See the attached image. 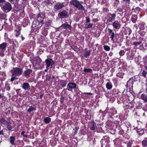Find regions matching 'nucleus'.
<instances>
[{"label":"nucleus","mask_w":147,"mask_h":147,"mask_svg":"<svg viewBox=\"0 0 147 147\" xmlns=\"http://www.w3.org/2000/svg\"><path fill=\"white\" fill-rule=\"evenodd\" d=\"M142 144L143 146L144 147L147 146V139L145 138L142 142Z\"/></svg>","instance_id":"obj_21"},{"label":"nucleus","mask_w":147,"mask_h":147,"mask_svg":"<svg viewBox=\"0 0 147 147\" xmlns=\"http://www.w3.org/2000/svg\"><path fill=\"white\" fill-rule=\"evenodd\" d=\"M40 23L42 24H42H44V22H43V21L42 20L41 21H40Z\"/></svg>","instance_id":"obj_47"},{"label":"nucleus","mask_w":147,"mask_h":147,"mask_svg":"<svg viewBox=\"0 0 147 147\" xmlns=\"http://www.w3.org/2000/svg\"><path fill=\"white\" fill-rule=\"evenodd\" d=\"M7 46V43L4 42L0 45V49H2L3 51L5 50Z\"/></svg>","instance_id":"obj_10"},{"label":"nucleus","mask_w":147,"mask_h":147,"mask_svg":"<svg viewBox=\"0 0 147 147\" xmlns=\"http://www.w3.org/2000/svg\"><path fill=\"white\" fill-rule=\"evenodd\" d=\"M25 131H22L21 132V134L22 135H23V136H24V133H25Z\"/></svg>","instance_id":"obj_45"},{"label":"nucleus","mask_w":147,"mask_h":147,"mask_svg":"<svg viewBox=\"0 0 147 147\" xmlns=\"http://www.w3.org/2000/svg\"><path fill=\"white\" fill-rule=\"evenodd\" d=\"M45 62L46 63L47 67H48L50 66H52L55 63L54 61L51 58L46 59Z\"/></svg>","instance_id":"obj_6"},{"label":"nucleus","mask_w":147,"mask_h":147,"mask_svg":"<svg viewBox=\"0 0 147 147\" xmlns=\"http://www.w3.org/2000/svg\"><path fill=\"white\" fill-rule=\"evenodd\" d=\"M51 119L49 117H45L44 119V121L46 123H49L51 121Z\"/></svg>","instance_id":"obj_17"},{"label":"nucleus","mask_w":147,"mask_h":147,"mask_svg":"<svg viewBox=\"0 0 147 147\" xmlns=\"http://www.w3.org/2000/svg\"><path fill=\"white\" fill-rule=\"evenodd\" d=\"M140 131H141V133H140L141 134H143L144 133V131L143 130H140Z\"/></svg>","instance_id":"obj_43"},{"label":"nucleus","mask_w":147,"mask_h":147,"mask_svg":"<svg viewBox=\"0 0 147 147\" xmlns=\"http://www.w3.org/2000/svg\"><path fill=\"white\" fill-rule=\"evenodd\" d=\"M52 78H53L54 79L55 78V77L54 76H53L52 77Z\"/></svg>","instance_id":"obj_53"},{"label":"nucleus","mask_w":147,"mask_h":147,"mask_svg":"<svg viewBox=\"0 0 147 147\" xmlns=\"http://www.w3.org/2000/svg\"><path fill=\"white\" fill-rule=\"evenodd\" d=\"M36 60H35V61H37V62L36 63V64L37 65H40V63L41 62V60L40 59L39 57H37L36 59Z\"/></svg>","instance_id":"obj_23"},{"label":"nucleus","mask_w":147,"mask_h":147,"mask_svg":"<svg viewBox=\"0 0 147 147\" xmlns=\"http://www.w3.org/2000/svg\"><path fill=\"white\" fill-rule=\"evenodd\" d=\"M59 17L61 18H65L68 17L67 12L65 10H64L60 12L58 14Z\"/></svg>","instance_id":"obj_5"},{"label":"nucleus","mask_w":147,"mask_h":147,"mask_svg":"<svg viewBox=\"0 0 147 147\" xmlns=\"http://www.w3.org/2000/svg\"><path fill=\"white\" fill-rule=\"evenodd\" d=\"M146 69L147 70V66L146 67Z\"/></svg>","instance_id":"obj_55"},{"label":"nucleus","mask_w":147,"mask_h":147,"mask_svg":"<svg viewBox=\"0 0 147 147\" xmlns=\"http://www.w3.org/2000/svg\"><path fill=\"white\" fill-rule=\"evenodd\" d=\"M78 127H75V128L74 129V135L76 134L77 133V132L78 131Z\"/></svg>","instance_id":"obj_30"},{"label":"nucleus","mask_w":147,"mask_h":147,"mask_svg":"<svg viewBox=\"0 0 147 147\" xmlns=\"http://www.w3.org/2000/svg\"><path fill=\"white\" fill-rule=\"evenodd\" d=\"M92 26L93 23H89L88 24H85L84 28L86 29H87L92 27Z\"/></svg>","instance_id":"obj_22"},{"label":"nucleus","mask_w":147,"mask_h":147,"mask_svg":"<svg viewBox=\"0 0 147 147\" xmlns=\"http://www.w3.org/2000/svg\"><path fill=\"white\" fill-rule=\"evenodd\" d=\"M51 78V77L50 76H46V79L47 80H49Z\"/></svg>","instance_id":"obj_41"},{"label":"nucleus","mask_w":147,"mask_h":147,"mask_svg":"<svg viewBox=\"0 0 147 147\" xmlns=\"http://www.w3.org/2000/svg\"><path fill=\"white\" fill-rule=\"evenodd\" d=\"M90 55V52L89 51H86L85 54H84V56L85 57H87L88 56H89Z\"/></svg>","instance_id":"obj_31"},{"label":"nucleus","mask_w":147,"mask_h":147,"mask_svg":"<svg viewBox=\"0 0 147 147\" xmlns=\"http://www.w3.org/2000/svg\"><path fill=\"white\" fill-rule=\"evenodd\" d=\"M111 34L110 36V38H111L112 40L113 41L114 40L115 33L114 32H113V33H112Z\"/></svg>","instance_id":"obj_27"},{"label":"nucleus","mask_w":147,"mask_h":147,"mask_svg":"<svg viewBox=\"0 0 147 147\" xmlns=\"http://www.w3.org/2000/svg\"><path fill=\"white\" fill-rule=\"evenodd\" d=\"M92 71V70L91 69H84V71L86 72H90Z\"/></svg>","instance_id":"obj_28"},{"label":"nucleus","mask_w":147,"mask_h":147,"mask_svg":"<svg viewBox=\"0 0 147 147\" xmlns=\"http://www.w3.org/2000/svg\"><path fill=\"white\" fill-rule=\"evenodd\" d=\"M20 34V32L19 31H17V33L16 34V37H18Z\"/></svg>","instance_id":"obj_38"},{"label":"nucleus","mask_w":147,"mask_h":147,"mask_svg":"<svg viewBox=\"0 0 147 147\" xmlns=\"http://www.w3.org/2000/svg\"><path fill=\"white\" fill-rule=\"evenodd\" d=\"M11 124V123L9 122V124H7V127L8 128L9 130H11V127L10 126V125Z\"/></svg>","instance_id":"obj_34"},{"label":"nucleus","mask_w":147,"mask_h":147,"mask_svg":"<svg viewBox=\"0 0 147 147\" xmlns=\"http://www.w3.org/2000/svg\"><path fill=\"white\" fill-rule=\"evenodd\" d=\"M131 144L130 142H128L127 144V147H131Z\"/></svg>","instance_id":"obj_39"},{"label":"nucleus","mask_w":147,"mask_h":147,"mask_svg":"<svg viewBox=\"0 0 147 147\" xmlns=\"http://www.w3.org/2000/svg\"><path fill=\"white\" fill-rule=\"evenodd\" d=\"M113 26L114 28L116 29H119L120 27V24L117 21H114L113 24Z\"/></svg>","instance_id":"obj_9"},{"label":"nucleus","mask_w":147,"mask_h":147,"mask_svg":"<svg viewBox=\"0 0 147 147\" xmlns=\"http://www.w3.org/2000/svg\"><path fill=\"white\" fill-rule=\"evenodd\" d=\"M129 82V81H127V84L128 83V82Z\"/></svg>","instance_id":"obj_58"},{"label":"nucleus","mask_w":147,"mask_h":147,"mask_svg":"<svg viewBox=\"0 0 147 147\" xmlns=\"http://www.w3.org/2000/svg\"><path fill=\"white\" fill-rule=\"evenodd\" d=\"M104 48L105 50L107 51H109L110 50V48L107 45H105L104 46Z\"/></svg>","instance_id":"obj_29"},{"label":"nucleus","mask_w":147,"mask_h":147,"mask_svg":"<svg viewBox=\"0 0 147 147\" xmlns=\"http://www.w3.org/2000/svg\"><path fill=\"white\" fill-rule=\"evenodd\" d=\"M24 38H23V37H22V40H23L24 39Z\"/></svg>","instance_id":"obj_54"},{"label":"nucleus","mask_w":147,"mask_h":147,"mask_svg":"<svg viewBox=\"0 0 147 147\" xmlns=\"http://www.w3.org/2000/svg\"><path fill=\"white\" fill-rule=\"evenodd\" d=\"M5 1V0H0V2L2 3L3 2Z\"/></svg>","instance_id":"obj_46"},{"label":"nucleus","mask_w":147,"mask_h":147,"mask_svg":"<svg viewBox=\"0 0 147 147\" xmlns=\"http://www.w3.org/2000/svg\"><path fill=\"white\" fill-rule=\"evenodd\" d=\"M108 29L109 33L111 34L112 33H113V32L112 30L110 28H108Z\"/></svg>","instance_id":"obj_40"},{"label":"nucleus","mask_w":147,"mask_h":147,"mask_svg":"<svg viewBox=\"0 0 147 147\" xmlns=\"http://www.w3.org/2000/svg\"><path fill=\"white\" fill-rule=\"evenodd\" d=\"M0 121L2 124L5 126L9 123V122L7 121L3 118L1 119H0Z\"/></svg>","instance_id":"obj_12"},{"label":"nucleus","mask_w":147,"mask_h":147,"mask_svg":"<svg viewBox=\"0 0 147 147\" xmlns=\"http://www.w3.org/2000/svg\"><path fill=\"white\" fill-rule=\"evenodd\" d=\"M123 1H125L127 2H129L130 1V0H123Z\"/></svg>","instance_id":"obj_48"},{"label":"nucleus","mask_w":147,"mask_h":147,"mask_svg":"<svg viewBox=\"0 0 147 147\" xmlns=\"http://www.w3.org/2000/svg\"><path fill=\"white\" fill-rule=\"evenodd\" d=\"M32 26L36 28H38L42 26V24L40 23V21H38L35 22H34Z\"/></svg>","instance_id":"obj_7"},{"label":"nucleus","mask_w":147,"mask_h":147,"mask_svg":"<svg viewBox=\"0 0 147 147\" xmlns=\"http://www.w3.org/2000/svg\"><path fill=\"white\" fill-rule=\"evenodd\" d=\"M3 97V96L1 94H0V98H2Z\"/></svg>","instance_id":"obj_50"},{"label":"nucleus","mask_w":147,"mask_h":147,"mask_svg":"<svg viewBox=\"0 0 147 147\" xmlns=\"http://www.w3.org/2000/svg\"><path fill=\"white\" fill-rule=\"evenodd\" d=\"M70 4L77 8L79 10L84 11L85 8L77 0H73L70 2Z\"/></svg>","instance_id":"obj_1"},{"label":"nucleus","mask_w":147,"mask_h":147,"mask_svg":"<svg viewBox=\"0 0 147 147\" xmlns=\"http://www.w3.org/2000/svg\"><path fill=\"white\" fill-rule=\"evenodd\" d=\"M15 139V137L13 136H11L10 137V143L13 145H14L15 144L14 142Z\"/></svg>","instance_id":"obj_15"},{"label":"nucleus","mask_w":147,"mask_h":147,"mask_svg":"<svg viewBox=\"0 0 147 147\" xmlns=\"http://www.w3.org/2000/svg\"><path fill=\"white\" fill-rule=\"evenodd\" d=\"M35 109L32 106L30 107V108L27 111L29 112H30L31 111H33L35 110Z\"/></svg>","instance_id":"obj_24"},{"label":"nucleus","mask_w":147,"mask_h":147,"mask_svg":"<svg viewBox=\"0 0 147 147\" xmlns=\"http://www.w3.org/2000/svg\"><path fill=\"white\" fill-rule=\"evenodd\" d=\"M11 9V4L8 2H6L3 7V10L5 12H8L10 11Z\"/></svg>","instance_id":"obj_3"},{"label":"nucleus","mask_w":147,"mask_h":147,"mask_svg":"<svg viewBox=\"0 0 147 147\" xmlns=\"http://www.w3.org/2000/svg\"><path fill=\"white\" fill-rule=\"evenodd\" d=\"M66 85V83L65 84H64L63 85V87H64V86H65Z\"/></svg>","instance_id":"obj_51"},{"label":"nucleus","mask_w":147,"mask_h":147,"mask_svg":"<svg viewBox=\"0 0 147 147\" xmlns=\"http://www.w3.org/2000/svg\"><path fill=\"white\" fill-rule=\"evenodd\" d=\"M147 74V72H146L145 71H143V72L142 73V75L144 76V77H145L146 76V75Z\"/></svg>","instance_id":"obj_37"},{"label":"nucleus","mask_w":147,"mask_h":147,"mask_svg":"<svg viewBox=\"0 0 147 147\" xmlns=\"http://www.w3.org/2000/svg\"><path fill=\"white\" fill-rule=\"evenodd\" d=\"M61 27L64 29H69V30H70L71 29V26L68 24H62L61 26Z\"/></svg>","instance_id":"obj_13"},{"label":"nucleus","mask_w":147,"mask_h":147,"mask_svg":"<svg viewBox=\"0 0 147 147\" xmlns=\"http://www.w3.org/2000/svg\"><path fill=\"white\" fill-rule=\"evenodd\" d=\"M97 128V126L96 125L94 124H93L92 125V126L90 127V129L92 130H95V129Z\"/></svg>","instance_id":"obj_26"},{"label":"nucleus","mask_w":147,"mask_h":147,"mask_svg":"<svg viewBox=\"0 0 147 147\" xmlns=\"http://www.w3.org/2000/svg\"><path fill=\"white\" fill-rule=\"evenodd\" d=\"M141 98L145 102H147V96L144 94H142L141 96Z\"/></svg>","instance_id":"obj_20"},{"label":"nucleus","mask_w":147,"mask_h":147,"mask_svg":"<svg viewBox=\"0 0 147 147\" xmlns=\"http://www.w3.org/2000/svg\"><path fill=\"white\" fill-rule=\"evenodd\" d=\"M106 87L108 90L111 89L112 87V85L111 83L110 82H107L106 85Z\"/></svg>","instance_id":"obj_16"},{"label":"nucleus","mask_w":147,"mask_h":147,"mask_svg":"<svg viewBox=\"0 0 147 147\" xmlns=\"http://www.w3.org/2000/svg\"><path fill=\"white\" fill-rule=\"evenodd\" d=\"M64 2H58L54 6V8L57 10H59L62 9L65 6Z\"/></svg>","instance_id":"obj_4"},{"label":"nucleus","mask_w":147,"mask_h":147,"mask_svg":"<svg viewBox=\"0 0 147 147\" xmlns=\"http://www.w3.org/2000/svg\"><path fill=\"white\" fill-rule=\"evenodd\" d=\"M22 88L25 90H29L30 89V86L28 83H24L23 84Z\"/></svg>","instance_id":"obj_8"},{"label":"nucleus","mask_w":147,"mask_h":147,"mask_svg":"<svg viewBox=\"0 0 147 147\" xmlns=\"http://www.w3.org/2000/svg\"><path fill=\"white\" fill-rule=\"evenodd\" d=\"M68 85L69 88L71 89L75 88L76 86V84L75 83H69Z\"/></svg>","instance_id":"obj_14"},{"label":"nucleus","mask_w":147,"mask_h":147,"mask_svg":"<svg viewBox=\"0 0 147 147\" xmlns=\"http://www.w3.org/2000/svg\"><path fill=\"white\" fill-rule=\"evenodd\" d=\"M86 23H89L90 22V19L89 17H86Z\"/></svg>","instance_id":"obj_33"},{"label":"nucleus","mask_w":147,"mask_h":147,"mask_svg":"<svg viewBox=\"0 0 147 147\" xmlns=\"http://www.w3.org/2000/svg\"><path fill=\"white\" fill-rule=\"evenodd\" d=\"M10 88L9 86H7L6 88L7 90H10Z\"/></svg>","instance_id":"obj_44"},{"label":"nucleus","mask_w":147,"mask_h":147,"mask_svg":"<svg viewBox=\"0 0 147 147\" xmlns=\"http://www.w3.org/2000/svg\"><path fill=\"white\" fill-rule=\"evenodd\" d=\"M31 71L32 70L30 69H27L24 71V75L26 76H28L30 75Z\"/></svg>","instance_id":"obj_18"},{"label":"nucleus","mask_w":147,"mask_h":147,"mask_svg":"<svg viewBox=\"0 0 147 147\" xmlns=\"http://www.w3.org/2000/svg\"><path fill=\"white\" fill-rule=\"evenodd\" d=\"M22 69L21 68L18 67L13 68L11 70L12 76H19L22 75Z\"/></svg>","instance_id":"obj_2"},{"label":"nucleus","mask_w":147,"mask_h":147,"mask_svg":"<svg viewBox=\"0 0 147 147\" xmlns=\"http://www.w3.org/2000/svg\"><path fill=\"white\" fill-rule=\"evenodd\" d=\"M139 129L138 130V132H139Z\"/></svg>","instance_id":"obj_59"},{"label":"nucleus","mask_w":147,"mask_h":147,"mask_svg":"<svg viewBox=\"0 0 147 147\" xmlns=\"http://www.w3.org/2000/svg\"><path fill=\"white\" fill-rule=\"evenodd\" d=\"M2 15L0 13V18L1 16H2Z\"/></svg>","instance_id":"obj_52"},{"label":"nucleus","mask_w":147,"mask_h":147,"mask_svg":"<svg viewBox=\"0 0 147 147\" xmlns=\"http://www.w3.org/2000/svg\"><path fill=\"white\" fill-rule=\"evenodd\" d=\"M137 19V16L136 15H132L131 18L132 21L134 23L136 22V20Z\"/></svg>","instance_id":"obj_19"},{"label":"nucleus","mask_w":147,"mask_h":147,"mask_svg":"<svg viewBox=\"0 0 147 147\" xmlns=\"http://www.w3.org/2000/svg\"><path fill=\"white\" fill-rule=\"evenodd\" d=\"M24 136L25 137H27V136H28V135H25L24 134L23 136Z\"/></svg>","instance_id":"obj_49"},{"label":"nucleus","mask_w":147,"mask_h":147,"mask_svg":"<svg viewBox=\"0 0 147 147\" xmlns=\"http://www.w3.org/2000/svg\"><path fill=\"white\" fill-rule=\"evenodd\" d=\"M125 54V52L123 50H121L119 52V54L121 56H123Z\"/></svg>","instance_id":"obj_32"},{"label":"nucleus","mask_w":147,"mask_h":147,"mask_svg":"<svg viewBox=\"0 0 147 147\" xmlns=\"http://www.w3.org/2000/svg\"><path fill=\"white\" fill-rule=\"evenodd\" d=\"M141 43V42H134V45L135 46H137V45H139Z\"/></svg>","instance_id":"obj_35"},{"label":"nucleus","mask_w":147,"mask_h":147,"mask_svg":"<svg viewBox=\"0 0 147 147\" xmlns=\"http://www.w3.org/2000/svg\"><path fill=\"white\" fill-rule=\"evenodd\" d=\"M110 15L111 16V17H109V20L110 22H111L115 20V18L116 17V16L115 14L114 13H110Z\"/></svg>","instance_id":"obj_11"},{"label":"nucleus","mask_w":147,"mask_h":147,"mask_svg":"<svg viewBox=\"0 0 147 147\" xmlns=\"http://www.w3.org/2000/svg\"><path fill=\"white\" fill-rule=\"evenodd\" d=\"M73 0H71V1H73Z\"/></svg>","instance_id":"obj_60"},{"label":"nucleus","mask_w":147,"mask_h":147,"mask_svg":"<svg viewBox=\"0 0 147 147\" xmlns=\"http://www.w3.org/2000/svg\"><path fill=\"white\" fill-rule=\"evenodd\" d=\"M3 134V130L0 131V135H2Z\"/></svg>","instance_id":"obj_42"},{"label":"nucleus","mask_w":147,"mask_h":147,"mask_svg":"<svg viewBox=\"0 0 147 147\" xmlns=\"http://www.w3.org/2000/svg\"><path fill=\"white\" fill-rule=\"evenodd\" d=\"M3 24L2 23V20L0 23V30H1L3 28Z\"/></svg>","instance_id":"obj_36"},{"label":"nucleus","mask_w":147,"mask_h":147,"mask_svg":"<svg viewBox=\"0 0 147 147\" xmlns=\"http://www.w3.org/2000/svg\"><path fill=\"white\" fill-rule=\"evenodd\" d=\"M2 56H3L4 55V53H2Z\"/></svg>","instance_id":"obj_56"},{"label":"nucleus","mask_w":147,"mask_h":147,"mask_svg":"<svg viewBox=\"0 0 147 147\" xmlns=\"http://www.w3.org/2000/svg\"><path fill=\"white\" fill-rule=\"evenodd\" d=\"M40 17V16L39 14H38V17Z\"/></svg>","instance_id":"obj_57"},{"label":"nucleus","mask_w":147,"mask_h":147,"mask_svg":"<svg viewBox=\"0 0 147 147\" xmlns=\"http://www.w3.org/2000/svg\"><path fill=\"white\" fill-rule=\"evenodd\" d=\"M17 76H12V77L11 78V82H13L14 80L17 79L18 78L17 77Z\"/></svg>","instance_id":"obj_25"}]
</instances>
